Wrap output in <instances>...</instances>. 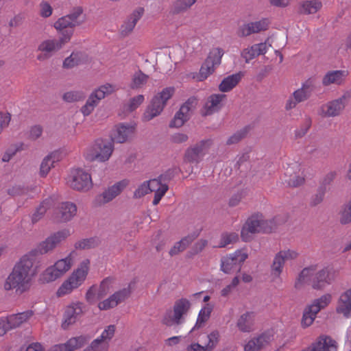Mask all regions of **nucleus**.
<instances>
[{
  "label": "nucleus",
  "mask_w": 351,
  "mask_h": 351,
  "mask_svg": "<svg viewBox=\"0 0 351 351\" xmlns=\"http://www.w3.org/2000/svg\"><path fill=\"white\" fill-rule=\"evenodd\" d=\"M70 236L68 229H63L51 234L37 246L23 255L14 265L4 284L5 290L16 289L24 292L29 289V284L42 268L37 256L53 252L56 247Z\"/></svg>",
  "instance_id": "f257e3e1"
},
{
  "label": "nucleus",
  "mask_w": 351,
  "mask_h": 351,
  "mask_svg": "<svg viewBox=\"0 0 351 351\" xmlns=\"http://www.w3.org/2000/svg\"><path fill=\"white\" fill-rule=\"evenodd\" d=\"M276 221V217L272 219H266L262 213H254L246 220L241 229V237L244 241H250L255 234L272 232Z\"/></svg>",
  "instance_id": "f03ea898"
},
{
  "label": "nucleus",
  "mask_w": 351,
  "mask_h": 351,
  "mask_svg": "<svg viewBox=\"0 0 351 351\" xmlns=\"http://www.w3.org/2000/svg\"><path fill=\"white\" fill-rule=\"evenodd\" d=\"M334 279V274L328 267H325L316 273L314 267H306L303 269L299 274L295 287L299 288L302 284L311 282L313 289H322L330 285Z\"/></svg>",
  "instance_id": "7ed1b4c3"
},
{
  "label": "nucleus",
  "mask_w": 351,
  "mask_h": 351,
  "mask_svg": "<svg viewBox=\"0 0 351 351\" xmlns=\"http://www.w3.org/2000/svg\"><path fill=\"white\" fill-rule=\"evenodd\" d=\"M61 36L58 39H47L41 42L38 46L37 50L42 52L37 56V60L44 61L50 58L53 53L60 50L64 45L69 43L72 36L69 30L65 33H60Z\"/></svg>",
  "instance_id": "20e7f679"
},
{
  "label": "nucleus",
  "mask_w": 351,
  "mask_h": 351,
  "mask_svg": "<svg viewBox=\"0 0 351 351\" xmlns=\"http://www.w3.org/2000/svg\"><path fill=\"white\" fill-rule=\"evenodd\" d=\"M89 265L90 261L88 259L84 260L80 263V267L60 287L57 291V295L59 297L64 295L78 287L86 279L89 270Z\"/></svg>",
  "instance_id": "39448f33"
},
{
  "label": "nucleus",
  "mask_w": 351,
  "mask_h": 351,
  "mask_svg": "<svg viewBox=\"0 0 351 351\" xmlns=\"http://www.w3.org/2000/svg\"><path fill=\"white\" fill-rule=\"evenodd\" d=\"M114 150V139L110 141L98 138L95 141L88 149L86 158L90 161L98 160L106 162L108 160Z\"/></svg>",
  "instance_id": "423d86ee"
},
{
  "label": "nucleus",
  "mask_w": 351,
  "mask_h": 351,
  "mask_svg": "<svg viewBox=\"0 0 351 351\" xmlns=\"http://www.w3.org/2000/svg\"><path fill=\"white\" fill-rule=\"evenodd\" d=\"M83 11V8L80 6L73 8L70 14L60 18L54 23V27L60 33H65L66 31L70 30L73 35V28L81 25L85 21V16H82Z\"/></svg>",
  "instance_id": "0eeeda50"
},
{
  "label": "nucleus",
  "mask_w": 351,
  "mask_h": 351,
  "mask_svg": "<svg viewBox=\"0 0 351 351\" xmlns=\"http://www.w3.org/2000/svg\"><path fill=\"white\" fill-rule=\"evenodd\" d=\"M173 93L174 88L167 87L156 95L145 113V119L149 121L159 115Z\"/></svg>",
  "instance_id": "6e6552de"
},
{
  "label": "nucleus",
  "mask_w": 351,
  "mask_h": 351,
  "mask_svg": "<svg viewBox=\"0 0 351 351\" xmlns=\"http://www.w3.org/2000/svg\"><path fill=\"white\" fill-rule=\"evenodd\" d=\"M316 87V80L313 77L308 78L302 84L301 88L295 90L287 99L285 109L289 110L296 107L298 104L305 101L311 96Z\"/></svg>",
  "instance_id": "1a4fd4ad"
},
{
  "label": "nucleus",
  "mask_w": 351,
  "mask_h": 351,
  "mask_svg": "<svg viewBox=\"0 0 351 351\" xmlns=\"http://www.w3.org/2000/svg\"><path fill=\"white\" fill-rule=\"evenodd\" d=\"M191 306V302L186 298H180L173 304V315L171 312L167 313L162 322L168 326L179 325L183 322L184 317L187 314Z\"/></svg>",
  "instance_id": "9d476101"
},
{
  "label": "nucleus",
  "mask_w": 351,
  "mask_h": 351,
  "mask_svg": "<svg viewBox=\"0 0 351 351\" xmlns=\"http://www.w3.org/2000/svg\"><path fill=\"white\" fill-rule=\"evenodd\" d=\"M223 56V49L218 47L214 48L210 51L207 58L200 68L197 76L199 81H204L214 72L215 67L221 64Z\"/></svg>",
  "instance_id": "9b49d317"
},
{
  "label": "nucleus",
  "mask_w": 351,
  "mask_h": 351,
  "mask_svg": "<svg viewBox=\"0 0 351 351\" xmlns=\"http://www.w3.org/2000/svg\"><path fill=\"white\" fill-rule=\"evenodd\" d=\"M247 257V254L243 250H237L221 259V270L226 274L239 271L241 264Z\"/></svg>",
  "instance_id": "f8f14e48"
},
{
  "label": "nucleus",
  "mask_w": 351,
  "mask_h": 351,
  "mask_svg": "<svg viewBox=\"0 0 351 351\" xmlns=\"http://www.w3.org/2000/svg\"><path fill=\"white\" fill-rule=\"evenodd\" d=\"M351 97V93L347 91L341 97L330 101L321 107V114L327 117H336L341 114L344 109L346 104Z\"/></svg>",
  "instance_id": "ddd939ff"
},
{
  "label": "nucleus",
  "mask_w": 351,
  "mask_h": 351,
  "mask_svg": "<svg viewBox=\"0 0 351 351\" xmlns=\"http://www.w3.org/2000/svg\"><path fill=\"white\" fill-rule=\"evenodd\" d=\"M76 213L77 206L74 203L64 202L58 204L51 219L56 223H66L71 220Z\"/></svg>",
  "instance_id": "4468645a"
},
{
  "label": "nucleus",
  "mask_w": 351,
  "mask_h": 351,
  "mask_svg": "<svg viewBox=\"0 0 351 351\" xmlns=\"http://www.w3.org/2000/svg\"><path fill=\"white\" fill-rule=\"evenodd\" d=\"M84 314L83 304L81 302L72 303L67 306L64 313L62 328L67 330L71 326L76 323L77 321Z\"/></svg>",
  "instance_id": "2eb2a0df"
},
{
  "label": "nucleus",
  "mask_w": 351,
  "mask_h": 351,
  "mask_svg": "<svg viewBox=\"0 0 351 351\" xmlns=\"http://www.w3.org/2000/svg\"><path fill=\"white\" fill-rule=\"evenodd\" d=\"M129 183L130 180H123L117 182L112 186L108 187L101 194L96 197L95 203L98 206H101L110 202L118 195H119L123 191V190L129 185Z\"/></svg>",
  "instance_id": "dca6fc26"
},
{
  "label": "nucleus",
  "mask_w": 351,
  "mask_h": 351,
  "mask_svg": "<svg viewBox=\"0 0 351 351\" xmlns=\"http://www.w3.org/2000/svg\"><path fill=\"white\" fill-rule=\"evenodd\" d=\"M69 183L72 189L80 191H87L93 185L90 175L82 170L76 171Z\"/></svg>",
  "instance_id": "f3484780"
},
{
  "label": "nucleus",
  "mask_w": 351,
  "mask_h": 351,
  "mask_svg": "<svg viewBox=\"0 0 351 351\" xmlns=\"http://www.w3.org/2000/svg\"><path fill=\"white\" fill-rule=\"evenodd\" d=\"M130 293L131 291L129 286L128 288H124L115 292L108 299L100 302L98 304V307L100 310H108L114 308L119 303L125 301V299L129 298Z\"/></svg>",
  "instance_id": "a211bd4d"
},
{
  "label": "nucleus",
  "mask_w": 351,
  "mask_h": 351,
  "mask_svg": "<svg viewBox=\"0 0 351 351\" xmlns=\"http://www.w3.org/2000/svg\"><path fill=\"white\" fill-rule=\"evenodd\" d=\"M285 176V182L290 186L296 187L304 182L303 173L297 163L292 164L286 169Z\"/></svg>",
  "instance_id": "6ab92c4d"
},
{
  "label": "nucleus",
  "mask_w": 351,
  "mask_h": 351,
  "mask_svg": "<svg viewBox=\"0 0 351 351\" xmlns=\"http://www.w3.org/2000/svg\"><path fill=\"white\" fill-rule=\"evenodd\" d=\"M349 75L348 70H333L327 72L322 79V84L325 86L335 84L340 86L343 84Z\"/></svg>",
  "instance_id": "aec40b11"
},
{
  "label": "nucleus",
  "mask_w": 351,
  "mask_h": 351,
  "mask_svg": "<svg viewBox=\"0 0 351 351\" xmlns=\"http://www.w3.org/2000/svg\"><path fill=\"white\" fill-rule=\"evenodd\" d=\"M336 313L345 318L351 317V288L341 293L337 301Z\"/></svg>",
  "instance_id": "412c9836"
},
{
  "label": "nucleus",
  "mask_w": 351,
  "mask_h": 351,
  "mask_svg": "<svg viewBox=\"0 0 351 351\" xmlns=\"http://www.w3.org/2000/svg\"><path fill=\"white\" fill-rule=\"evenodd\" d=\"M210 144L209 141H201L193 147L189 148L185 153V160L189 162H199L205 154L206 147Z\"/></svg>",
  "instance_id": "4be33fe9"
},
{
  "label": "nucleus",
  "mask_w": 351,
  "mask_h": 351,
  "mask_svg": "<svg viewBox=\"0 0 351 351\" xmlns=\"http://www.w3.org/2000/svg\"><path fill=\"white\" fill-rule=\"evenodd\" d=\"M88 338L85 336H79L69 339L65 343L53 346L49 351H73L84 346Z\"/></svg>",
  "instance_id": "5701e85b"
},
{
  "label": "nucleus",
  "mask_w": 351,
  "mask_h": 351,
  "mask_svg": "<svg viewBox=\"0 0 351 351\" xmlns=\"http://www.w3.org/2000/svg\"><path fill=\"white\" fill-rule=\"evenodd\" d=\"M302 351H337V342L330 337H320L310 347Z\"/></svg>",
  "instance_id": "b1692460"
},
{
  "label": "nucleus",
  "mask_w": 351,
  "mask_h": 351,
  "mask_svg": "<svg viewBox=\"0 0 351 351\" xmlns=\"http://www.w3.org/2000/svg\"><path fill=\"white\" fill-rule=\"evenodd\" d=\"M269 21L267 19H262L258 21L251 22L243 25L240 28V34L242 36H247L252 34L265 31L268 29Z\"/></svg>",
  "instance_id": "393cba45"
},
{
  "label": "nucleus",
  "mask_w": 351,
  "mask_h": 351,
  "mask_svg": "<svg viewBox=\"0 0 351 351\" xmlns=\"http://www.w3.org/2000/svg\"><path fill=\"white\" fill-rule=\"evenodd\" d=\"M256 321V313L246 311L241 314L237 321V327L242 332H250L254 330Z\"/></svg>",
  "instance_id": "a878e982"
},
{
  "label": "nucleus",
  "mask_w": 351,
  "mask_h": 351,
  "mask_svg": "<svg viewBox=\"0 0 351 351\" xmlns=\"http://www.w3.org/2000/svg\"><path fill=\"white\" fill-rule=\"evenodd\" d=\"M89 62L88 56L82 51L75 50L71 54L63 61L64 69H72L80 64H86Z\"/></svg>",
  "instance_id": "bb28decb"
},
{
  "label": "nucleus",
  "mask_w": 351,
  "mask_h": 351,
  "mask_svg": "<svg viewBox=\"0 0 351 351\" xmlns=\"http://www.w3.org/2000/svg\"><path fill=\"white\" fill-rule=\"evenodd\" d=\"M192 107V102L188 100L181 106L180 110L176 113L173 120L169 124L170 128H180L189 119V112Z\"/></svg>",
  "instance_id": "cd10ccee"
},
{
  "label": "nucleus",
  "mask_w": 351,
  "mask_h": 351,
  "mask_svg": "<svg viewBox=\"0 0 351 351\" xmlns=\"http://www.w3.org/2000/svg\"><path fill=\"white\" fill-rule=\"evenodd\" d=\"M268 47L266 43L255 44L251 47L243 49L241 52V56L248 63L251 60L259 55H263L267 51Z\"/></svg>",
  "instance_id": "c85d7f7f"
},
{
  "label": "nucleus",
  "mask_w": 351,
  "mask_h": 351,
  "mask_svg": "<svg viewBox=\"0 0 351 351\" xmlns=\"http://www.w3.org/2000/svg\"><path fill=\"white\" fill-rule=\"evenodd\" d=\"M272 337L267 333H263L250 339L245 346V351H258L271 341Z\"/></svg>",
  "instance_id": "c756f323"
},
{
  "label": "nucleus",
  "mask_w": 351,
  "mask_h": 351,
  "mask_svg": "<svg viewBox=\"0 0 351 351\" xmlns=\"http://www.w3.org/2000/svg\"><path fill=\"white\" fill-rule=\"evenodd\" d=\"M226 95L223 94H214L210 95L206 102L204 108V115H209L217 112L222 107V101Z\"/></svg>",
  "instance_id": "7c9ffc66"
},
{
  "label": "nucleus",
  "mask_w": 351,
  "mask_h": 351,
  "mask_svg": "<svg viewBox=\"0 0 351 351\" xmlns=\"http://www.w3.org/2000/svg\"><path fill=\"white\" fill-rule=\"evenodd\" d=\"M149 185V192H154V197L153 199V204L157 205L162 197L165 195L168 190V186L165 184H162L158 179H153L147 182Z\"/></svg>",
  "instance_id": "2f4dec72"
},
{
  "label": "nucleus",
  "mask_w": 351,
  "mask_h": 351,
  "mask_svg": "<svg viewBox=\"0 0 351 351\" xmlns=\"http://www.w3.org/2000/svg\"><path fill=\"white\" fill-rule=\"evenodd\" d=\"M34 315V311L28 310L23 313L12 314L7 317L10 328H16L26 322Z\"/></svg>",
  "instance_id": "473e14b6"
},
{
  "label": "nucleus",
  "mask_w": 351,
  "mask_h": 351,
  "mask_svg": "<svg viewBox=\"0 0 351 351\" xmlns=\"http://www.w3.org/2000/svg\"><path fill=\"white\" fill-rule=\"evenodd\" d=\"M213 307L210 304H205L199 311L196 323L193 328L191 330L190 332H194L195 330L202 328L205 323L209 319L210 314L213 311Z\"/></svg>",
  "instance_id": "72a5a7b5"
},
{
  "label": "nucleus",
  "mask_w": 351,
  "mask_h": 351,
  "mask_svg": "<svg viewBox=\"0 0 351 351\" xmlns=\"http://www.w3.org/2000/svg\"><path fill=\"white\" fill-rule=\"evenodd\" d=\"M199 235V232H193L187 237H184L180 241L175 243L169 251L171 256H175L181 252H183L186 247L195 240Z\"/></svg>",
  "instance_id": "f704fd0d"
},
{
  "label": "nucleus",
  "mask_w": 351,
  "mask_h": 351,
  "mask_svg": "<svg viewBox=\"0 0 351 351\" xmlns=\"http://www.w3.org/2000/svg\"><path fill=\"white\" fill-rule=\"evenodd\" d=\"M59 155L57 152H52L43 159L40 167V176L45 177L48 174L54 163L59 160Z\"/></svg>",
  "instance_id": "c9c22d12"
},
{
  "label": "nucleus",
  "mask_w": 351,
  "mask_h": 351,
  "mask_svg": "<svg viewBox=\"0 0 351 351\" xmlns=\"http://www.w3.org/2000/svg\"><path fill=\"white\" fill-rule=\"evenodd\" d=\"M241 80V73H236L228 75L221 81L219 85V89L220 91L223 93L229 92L239 84Z\"/></svg>",
  "instance_id": "e433bc0d"
},
{
  "label": "nucleus",
  "mask_w": 351,
  "mask_h": 351,
  "mask_svg": "<svg viewBox=\"0 0 351 351\" xmlns=\"http://www.w3.org/2000/svg\"><path fill=\"white\" fill-rule=\"evenodd\" d=\"M100 243L101 240L98 237H93L77 241L75 243L74 247L76 250H90L98 247Z\"/></svg>",
  "instance_id": "4c0bfd02"
},
{
  "label": "nucleus",
  "mask_w": 351,
  "mask_h": 351,
  "mask_svg": "<svg viewBox=\"0 0 351 351\" xmlns=\"http://www.w3.org/2000/svg\"><path fill=\"white\" fill-rule=\"evenodd\" d=\"M62 276L53 266L47 268L40 275L39 280L42 283H49L60 278Z\"/></svg>",
  "instance_id": "58836bf2"
},
{
  "label": "nucleus",
  "mask_w": 351,
  "mask_h": 351,
  "mask_svg": "<svg viewBox=\"0 0 351 351\" xmlns=\"http://www.w3.org/2000/svg\"><path fill=\"white\" fill-rule=\"evenodd\" d=\"M322 4L318 0L305 1L301 5V12L305 14H315L321 9Z\"/></svg>",
  "instance_id": "ea45409f"
},
{
  "label": "nucleus",
  "mask_w": 351,
  "mask_h": 351,
  "mask_svg": "<svg viewBox=\"0 0 351 351\" xmlns=\"http://www.w3.org/2000/svg\"><path fill=\"white\" fill-rule=\"evenodd\" d=\"M332 298V296L330 293H326L315 300L311 305L315 312H319L330 304Z\"/></svg>",
  "instance_id": "a19ab883"
},
{
  "label": "nucleus",
  "mask_w": 351,
  "mask_h": 351,
  "mask_svg": "<svg viewBox=\"0 0 351 351\" xmlns=\"http://www.w3.org/2000/svg\"><path fill=\"white\" fill-rule=\"evenodd\" d=\"M114 282V278L113 277H107L101 282L97 293L98 300L104 298L110 292Z\"/></svg>",
  "instance_id": "79ce46f5"
},
{
  "label": "nucleus",
  "mask_w": 351,
  "mask_h": 351,
  "mask_svg": "<svg viewBox=\"0 0 351 351\" xmlns=\"http://www.w3.org/2000/svg\"><path fill=\"white\" fill-rule=\"evenodd\" d=\"M220 338L221 335L219 331L213 330L206 335L207 341L204 343V344L208 351H213L218 345Z\"/></svg>",
  "instance_id": "37998d69"
},
{
  "label": "nucleus",
  "mask_w": 351,
  "mask_h": 351,
  "mask_svg": "<svg viewBox=\"0 0 351 351\" xmlns=\"http://www.w3.org/2000/svg\"><path fill=\"white\" fill-rule=\"evenodd\" d=\"M287 261L283 256H281L278 253L275 256L273 264L271 265V276L274 278H279L282 271L285 263Z\"/></svg>",
  "instance_id": "c03bdc74"
},
{
  "label": "nucleus",
  "mask_w": 351,
  "mask_h": 351,
  "mask_svg": "<svg viewBox=\"0 0 351 351\" xmlns=\"http://www.w3.org/2000/svg\"><path fill=\"white\" fill-rule=\"evenodd\" d=\"M197 0H176L172 5L174 13L184 12L190 8Z\"/></svg>",
  "instance_id": "a18cd8bd"
},
{
  "label": "nucleus",
  "mask_w": 351,
  "mask_h": 351,
  "mask_svg": "<svg viewBox=\"0 0 351 351\" xmlns=\"http://www.w3.org/2000/svg\"><path fill=\"white\" fill-rule=\"evenodd\" d=\"M86 98L84 92L80 90H72L65 93L62 96V99L69 103L82 101Z\"/></svg>",
  "instance_id": "49530a36"
},
{
  "label": "nucleus",
  "mask_w": 351,
  "mask_h": 351,
  "mask_svg": "<svg viewBox=\"0 0 351 351\" xmlns=\"http://www.w3.org/2000/svg\"><path fill=\"white\" fill-rule=\"evenodd\" d=\"M50 199H45L40 204L39 207L37 208L32 217V221L33 223L38 222L44 216L45 213L50 206Z\"/></svg>",
  "instance_id": "de8ad7c7"
},
{
  "label": "nucleus",
  "mask_w": 351,
  "mask_h": 351,
  "mask_svg": "<svg viewBox=\"0 0 351 351\" xmlns=\"http://www.w3.org/2000/svg\"><path fill=\"white\" fill-rule=\"evenodd\" d=\"M319 312H315L311 305H309L304 311L302 319V324L304 327L311 326L315 320L317 314Z\"/></svg>",
  "instance_id": "09e8293b"
},
{
  "label": "nucleus",
  "mask_w": 351,
  "mask_h": 351,
  "mask_svg": "<svg viewBox=\"0 0 351 351\" xmlns=\"http://www.w3.org/2000/svg\"><path fill=\"white\" fill-rule=\"evenodd\" d=\"M53 267L62 276L67 271H69L71 267V255L68 256L65 258L58 261Z\"/></svg>",
  "instance_id": "8fccbe9b"
},
{
  "label": "nucleus",
  "mask_w": 351,
  "mask_h": 351,
  "mask_svg": "<svg viewBox=\"0 0 351 351\" xmlns=\"http://www.w3.org/2000/svg\"><path fill=\"white\" fill-rule=\"evenodd\" d=\"M131 128L132 126L129 124L127 125L123 123L121 124L117 128V134L114 135V140L117 143H124L127 140L128 130Z\"/></svg>",
  "instance_id": "3c124183"
},
{
  "label": "nucleus",
  "mask_w": 351,
  "mask_h": 351,
  "mask_svg": "<svg viewBox=\"0 0 351 351\" xmlns=\"http://www.w3.org/2000/svg\"><path fill=\"white\" fill-rule=\"evenodd\" d=\"M149 76L138 70L133 75V88L143 87L147 82Z\"/></svg>",
  "instance_id": "603ef678"
},
{
  "label": "nucleus",
  "mask_w": 351,
  "mask_h": 351,
  "mask_svg": "<svg viewBox=\"0 0 351 351\" xmlns=\"http://www.w3.org/2000/svg\"><path fill=\"white\" fill-rule=\"evenodd\" d=\"M239 236L235 232H226L221 234V241L216 247H223L238 241Z\"/></svg>",
  "instance_id": "864d4df0"
},
{
  "label": "nucleus",
  "mask_w": 351,
  "mask_h": 351,
  "mask_svg": "<svg viewBox=\"0 0 351 351\" xmlns=\"http://www.w3.org/2000/svg\"><path fill=\"white\" fill-rule=\"evenodd\" d=\"M115 332V326L110 325L107 327V328L103 332L99 339H95L93 342V345H97L99 347V345L106 341L110 340L112 338Z\"/></svg>",
  "instance_id": "5fc2aeb1"
},
{
  "label": "nucleus",
  "mask_w": 351,
  "mask_h": 351,
  "mask_svg": "<svg viewBox=\"0 0 351 351\" xmlns=\"http://www.w3.org/2000/svg\"><path fill=\"white\" fill-rule=\"evenodd\" d=\"M114 91V88L110 84L102 85L95 90L96 94L98 95L99 99L105 98L106 96L111 95Z\"/></svg>",
  "instance_id": "6e6d98bb"
},
{
  "label": "nucleus",
  "mask_w": 351,
  "mask_h": 351,
  "mask_svg": "<svg viewBox=\"0 0 351 351\" xmlns=\"http://www.w3.org/2000/svg\"><path fill=\"white\" fill-rule=\"evenodd\" d=\"M340 222L342 224H347L351 222V198L341 212Z\"/></svg>",
  "instance_id": "4d7b16f0"
},
{
  "label": "nucleus",
  "mask_w": 351,
  "mask_h": 351,
  "mask_svg": "<svg viewBox=\"0 0 351 351\" xmlns=\"http://www.w3.org/2000/svg\"><path fill=\"white\" fill-rule=\"evenodd\" d=\"M246 134L245 129L237 132L228 139L227 144L232 145L238 143L245 136Z\"/></svg>",
  "instance_id": "13d9d810"
},
{
  "label": "nucleus",
  "mask_w": 351,
  "mask_h": 351,
  "mask_svg": "<svg viewBox=\"0 0 351 351\" xmlns=\"http://www.w3.org/2000/svg\"><path fill=\"white\" fill-rule=\"evenodd\" d=\"M278 254L283 256L286 261L294 260L298 256V253L295 250L290 249L281 250L278 252Z\"/></svg>",
  "instance_id": "bf43d9fd"
},
{
  "label": "nucleus",
  "mask_w": 351,
  "mask_h": 351,
  "mask_svg": "<svg viewBox=\"0 0 351 351\" xmlns=\"http://www.w3.org/2000/svg\"><path fill=\"white\" fill-rule=\"evenodd\" d=\"M27 193V189L20 185H16L8 189V193L12 196H21Z\"/></svg>",
  "instance_id": "052dcab7"
},
{
  "label": "nucleus",
  "mask_w": 351,
  "mask_h": 351,
  "mask_svg": "<svg viewBox=\"0 0 351 351\" xmlns=\"http://www.w3.org/2000/svg\"><path fill=\"white\" fill-rule=\"evenodd\" d=\"M132 32V22L130 19L128 18L127 21L121 26L120 28V36L122 38L128 36Z\"/></svg>",
  "instance_id": "680f3d73"
},
{
  "label": "nucleus",
  "mask_w": 351,
  "mask_h": 351,
  "mask_svg": "<svg viewBox=\"0 0 351 351\" xmlns=\"http://www.w3.org/2000/svg\"><path fill=\"white\" fill-rule=\"evenodd\" d=\"M11 115L10 113L0 112V131L5 127H7L10 121Z\"/></svg>",
  "instance_id": "e2e57ef3"
},
{
  "label": "nucleus",
  "mask_w": 351,
  "mask_h": 351,
  "mask_svg": "<svg viewBox=\"0 0 351 351\" xmlns=\"http://www.w3.org/2000/svg\"><path fill=\"white\" fill-rule=\"evenodd\" d=\"M149 192V185H147V182H144L135 191L134 196L136 197H141L147 194Z\"/></svg>",
  "instance_id": "0e129e2a"
},
{
  "label": "nucleus",
  "mask_w": 351,
  "mask_h": 351,
  "mask_svg": "<svg viewBox=\"0 0 351 351\" xmlns=\"http://www.w3.org/2000/svg\"><path fill=\"white\" fill-rule=\"evenodd\" d=\"M42 133L43 128L39 125H36L31 128L29 136L32 139L36 140L41 136Z\"/></svg>",
  "instance_id": "69168bd1"
},
{
  "label": "nucleus",
  "mask_w": 351,
  "mask_h": 351,
  "mask_svg": "<svg viewBox=\"0 0 351 351\" xmlns=\"http://www.w3.org/2000/svg\"><path fill=\"white\" fill-rule=\"evenodd\" d=\"M208 241L205 239H201L198 241L193 247V251L195 254L201 252L204 247L207 245Z\"/></svg>",
  "instance_id": "338daca9"
},
{
  "label": "nucleus",
  "mask_w": 351,
  "mask_h": 351,
  "mask_svg": "<svg viewBox=\"0 0 351 351\" xmlns=\"http://www.w3.org/2000/svg\"><path fill=\"white\" fill-rule=\"evenodd\" d=\"M186 351H208V350H207V348L204 345L202 346L198 343H193L187 347Z\"/></svg>",
  "instance_id": "774afa93"
}]
</instances>
